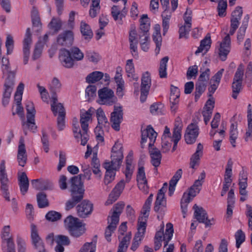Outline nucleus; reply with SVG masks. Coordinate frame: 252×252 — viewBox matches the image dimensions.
<instances>
[{
  "label": "nucleus",
  "instance_id": "1a4fd4ad",
  "mask_svg": "<svg viewBox=\"0 0 252 252\" xmlns=\"http://www.w3.org/2000/svg\"><path fill=\"white\" fill-rule=\"evenodd\" d=\"M31 238L35 249L38 252H46L44 243L38 234L37 227L34 223L31 224Z\"/></svg>",
  "mask_w": 252,
  "mask_h": 252
},
{
  "label": "nucleus",
  "instance_id": "6e6d98bb",
  "mask_svg": "<svg viewBox=\"0 0 252 252\" xmlns=\"http://www.w3.org/2000/svg\"><path fill=\"white\" fill-rule=\"evenodd\" d=\"M236 247L239 248L245 240V234L241 229L237 230L235 233Z\"/></svg>",
  "mask_w": 252,
  "mask_h": 252
},
{
  "label": "nucleus",
  "instance_id": "774afa93",
  "mask_svg": "<svg viewBox=\"0 0 252 252\" xmlns=\"http://www.w3.org/2000/svg\"><path fill=\"white\" fill-rule=\"evenodd\" d=\"M96 89L94 86H90L87 87L85 92L88 96V100H90L96 95Z\"/></svg>",
  "mask_w": 252,
  "mask_h": 252
},
{
  "label": "nucleus",
  "instance_id": "c9c22d12",
  "mask_svg": "<svg viewBox=\"0 0 252 252\" xmlns=\"http://www.w3.org/2000/svg\"><path fill=\"white\" fill-rule=\"evenodd\" d=\"M97 236L95 235L91 242H87L84 244L79 252H95L96 250Z\"/></svg>",
  "mask_w": 252,
  "mask_h": 252
},
{
  "label": "nucleus",
  "instance_id": "9d476101",
  "mask_svg": "<svg viewBox=\"0 0 252 252\" xmlns=\"http://www.w3.org/2000/svg\"><path fill=\"white\" fill-rule=\"evenodd\" d=\"M236 29L230 27L229 33L227 34L223 38L222 41L220 43L219 48V56L221 61L226 60L227 56L230 49V35H232L235 33Z\"/></svg>",
  "mask_w": 252,
  "mask_h": 252
},
{
  "label": "nucleus",
  "instance_id": "393cba45",
  "mask_svg": "<svg viewBox=\"0 0 252 252\" xmlns=\"http://www.w3.org/2000/svg\"><path fill=\"white\" fill-rule=\"evenodd\" d=\"M183 172L181 169H178L169 181V196H172L175 189V187L182 177Z\"/></svg>",
  "mask_w": 252,
  "mask_h": 252
},
{
  "label": "nucleus",
  "instance_id": "ddd939ff",
  "mask_svg": "<svg viewBox=\"0 0 252 252\" xmlns=\"http://www.w3.org/2000/svg\"><path fill=\"white\" fill-rule=\"evenodd\" d=\"M123 119V111L122 106H114V110L111 114L110 122L112 127L116 131H119L120 124Z\"/></svg>",
  "mask_w": 252,
  "mask_h": 252
},
{
  "label": "nucleus",
  "instance_id": "49530a36",
  "mask_svg": "<svg viewBox=\"0 0 252 252\" xmlns=\"http://www.w3.org/2000/svg\"><path fill=\"white\" fill-rule=\"evenodd\" d=\"M165 206L166 200L165 198L157 196L154 207V211L156 212H158L165 208Z\"/></svg>",
  "mask_w": 252,
  "mask_h": 252
},
{
  "label": "nucleus",
  "instance_id": "37998d69",
  "mask_svg": "<svg viewBox=\"0 0 252 252\" xmlns=\"http://www.w3.org/2000/svg\"><path fill=\"white\" fill-rule=\"evenodd\" d=\"M96 114L98 125L105 126L106 125H108L107 118L105 116L103 110L101 108L97 110Z\"/></svg>",
  "mask_w": 252,
  "mask_h": 252
},
{
  "label": "nucleus",
  "instance_id": "c756f323",
  "mask_svg": "<svg viewBox=\"0 0 252 252\" xmlns=\"http://www.w3.org/2000/svg\"><path fill=\"white\" fill-rule=\"evenodd\" d=\"M137 32L135 29L130 30L129 33V41L130 42V49L134 52H136L137 48L138 40H137Z\"/></svg>",
  "mask_w": 252,
  "mask_h": 252
},
{
  "label": "nucleus",
  "instance_id": "4c0bfd02",
  "mask_svg": "<svg viewBox=\"0 0 252 252\" xmlns=\"http://www.w3.org/2000/svg\"><path fill=\"white\" fill-rule=\"evenodd\" d=\"M103 73L100 71H94L86 77V82L88 83H94L103 78Z\"/></svg>",
  "mask_w": 252,
  "mask_h": 252
},
{
  "label": "nucleus",
  "instance_id": "0e129e2a",
  "mask_svg": "<svg viewBox=\"0 0 252 252\" xmlns=\"http://www.w3.org/2000/svg\"><path fill=\"white\" fill-rule=\"evenodd\" d=\"M200 72L201 73L198 78V82L201 81L207 83V81L209 79L210 69L207 68L205 70L203 71L202 67H201Z\"/></svg>",
  "mask_w": 252,
  "mask_h": 252
},
{
  "label": "nucleus",
  "instance_id": "4be33fe9",
  "mask_svg": "<svg viewBox=\"0 0 252 252\" xmlns=\"http://www.w3.org/2000/svg\"><path fill=\"white\" fill-rule=\"evenodd\" d=\"M18 146L17 160L20 166L24 167L27 162V156L24 141L22 139L20 140Z\"/></svg>",
  "mask_w": 252,
  "mask_h": 252
},
{
  "label": "nucleus",
  "instance_id": "a211bd4d",
  "mask_svg": "<svg viewBox=\"0 0 252 252\" xmlns=\"http://www.w3.org/2000/svg\"><path fill=\"white\" fill-rule=\"evenodd\" d=\"M73 32L71 31H65L58 35L57 41L61 46L69 47L73 44Z\"/></svg>",
  "mask_w": 252,
  "mask_h": 252
},
{
  "label": "nucleus",
  "instance_id": "423d86ee",
  "mask_svg": "<svg viewBox=\"0 0 252 252\" xmlns=\"http://www.w3.org/2000/svg\"><path fill=\"white\" fill-rule=\"evenodd\" d=\"M26 109L27 112V121L23 123V127L25 134H27L26 129H29L34 132L37 126L35 123V115L36 113L34 104L32 102L28 101L26 104Z\"/></svg>",
  "mask_w": 252,
  "mask_h": 252
},
{
  "label": "nucleus",
  "instance_id": "7c9ffc66",
  "mask_svg": "<svg viewBox=\"0 0 252 252\" xmlns=\"http://www.w3.org/2000/svg\"><path fill=\"white\" fill-rule=\"evenodd\" d=\"M60 107V115H58L57 118V126L59 130H63L65 127V112L64 107L61 106V104L58 106Z\"/></svg>",
  "mask_w": 252,
  "mask_h": 252
},
{
  "label": "nucleus",
  "instance_id": "09e8293b",
  "mask_svg": "<svg viewBox=\"0 0 252 252\" xmlns=\"http://www.w3.org/2000/svg\"><path fill=\"white\" fill-rule=\"evenodd\" d=\"M70 55L73 58L74 60L81 61L84 58V54L81 52L79 48L73 47L70 49Z\"/></svg>",
  "mask_w": 252,
  "mask_h": 252
},
{
  "label": "nucleus",
  "instance_id": "052dcab7",
  "mask_svg": "<svg viewBox=\"0 0 252 252\" xmlns=\"http://www.w3.org/2000/svg\"><path fill=\"white\" fill-rule=\"evenodd\" d=\"M248 18L247 19V20ZM248 21L246 23H243L242 26L239 29V31L237 34V40L239 43L241 42L244 39L246 29L248 26Z\"/></svg>",
  "mask_w": 252,
  "mask_h": 252
},
{
  "label": "nucleus",
  "instance_id": "69168bd1",
  "mask_svg": "<svg viewBox=\"0 0 252 252\" xmlns=\"http://www.w3.org/2000/svg\"><path fill=\"white\" fill-rule=\"evenodd\" d=\"M42 135L41 142L43 145V148L44 151L46 153H48L49 150L48 135L43 130L42 131Z\"/></svg>",
  "mask_w": 252,
  "mask_h": 252
},
{
  "label": "nucleus",
  "instance_id": "3c124183",
  "mask_svg": "<svg viewBox=\"0 0 252 252\" xmlns=\"http://www.w3.org/2000/svg\"><path fill=\"white\" fill-rule=\"evenodd\" d=\"M91 165L93 166V172L94 174H98L100 170L99 169L100 168V163L99 160L98 158H97V153H94L93 157L92 160Z\"/></svg>",
  "mask_w": 252,
  "mask_h": 252
},
{
  "label": "nucleus",
  "instance_id": "4d7b16f0",
  "mask_svg": "<svg viewBox=\"0 0 252 252\" xmlns=\"http://www.w3.org/2000/svg\"><path fill=\"white\" fill-rule=\"evenodd\" d=\"M42 48L43 44L41 43V40L39 39L35 46L33 54L32 56L33 60H36L40 57Z\"/></svg>",
  "mask_w": 252,
  "mask_h": 252
},
{
  "label": "nucleus",
  "instance_id": "f3484780",
  "mask_svg": "<svg viewBox=\"0 0 252 252\" xmlns=\"http://www.w3.org/2000/svg\"><path fill=\"white\" fill-rule=\"evenodd\" d=\"M124 206L125 203L123 202H119L114 205L108 217V223H109V220L117 223H119L120 216L123 212Z\"/></svg>",
  "mask_w": 252,
  "mask_h": 252
},
{
  "label": "nucleus",
  "instance_id": "72a5a7b5",
  "mask_svg": "<svg viewBox=\"0 0 252 252\" xmlns=\"http://www.w3.org/2000/svg\"><path fill=\"white\" fill-rule=\"evenodd\" d=\"M207 86V83L203 82H198L195 84V91L194 92L195 101H197L201 95L204 92Z\"/></svg>",
  "mask_w": 252,
  "mask_h": 252
},
{
  "label": "nucleus",
  "instance_id": "bb28decb",
  "mask_svg": "<svg viewBox=\"0 0 252 252\" xmlns=\"http://www.w3.org/2000/svg\"><path fill=\"white\" fill-rule=\"evenodd\" d=\"M81 33L85 40L89 41L93 36V32L90 26L86 22L82 21L80 24Z\"/></svg>",
  "mask_w": 252,
  "mask_h": 252
},
{
  "label": "nucleus",
  "instance_id": "20e7f679",
  "mask_svg": "<svg viewBox=\"0 0 252 252\" xmlns=\"http://www.w3.org/2000/svg\"><path fill=\"white\" fill-rule=\"evenodd\" d=\"M81 176H73L69 181L71 198L65 203L66 210L73 208L84 197L85 189L83 183L81 182Z\"/></svg>",
  "mask_w": 252,
  "mask_h": 252
},
{
  "label": "nucleus",
  "instance_id": "0eeeda50",
  "mask_svg": "<svg viewBox=\"0 0 252 252\" xmlns=\"http://www.w3.org/2000/svg\"><path fill=\"white\" fill-rule=\"evenodd\" d=\"M9 180L5 170V161L2 160L0 163V190L4 198L8 201H10L9 189Z\"/></svg>",
  "mask_w": 252,
  "mask_h": 252
},
{
  "label": "nucleus",
  "instance_id": "5701e85b",
  "mask_svg": "<svg viewBox=\"0 0 252 252\" xmlns=\"http://www.w3.org/2000/svg\"><path fill=\"white\" fill-rule=\"evenodd\" d=\"M93 112L92 108H90L87 111H81L80 123L82 130H88V122L91 119Z\"/></svg>",
  "mask_w": 252,
  "mask_h": 252
},
{
  "label": "nucleus",
  "instance_id": "a19ab883",
  "mask_svg": "<svg viewBox=\"0 0 252 252\" xmlns=\"http://www.w3.org/2000/svg\"><path fill=\"white\" fill-rule=\"evenodd\" d=\"M150 112L153 115H161L164 113V107L161 103H154L150 106Z\"/></svg>",
  "mask_w": 252,
  "mask_h": 252
},
{
  "label": "nucleus",
  "instance_id": "2eb2a0df",
  "mask_svg": "<svg viewBox=\"0 0 252 252\" xmlns=\"http://www.w3.org/2000/svg\"><path fill=\"white\" fill-rule=\"evenodd\" d=\"M194 210V217L195 219L199 222L204 223L206 227L210 226L212 224L211 220L208 219V215L206 211L201 207L198 206L194 204L193 207Z\"/></svg>",
  "mask_w": 252,
  "mask_h": 252
},
{
  "label": "nucleus",
  "instance_id": "864d4df0",
  "mask_svg": "<svg viewBox=\"0 0 252 252\" xmlns=\"http://www.w3.org/2000/svg\"><path fill=\"white\" fill-rule=\"evenodd\" d=\"M86 58L90 62L97 63L100 59L99 55L92 51H87L86 52Z\"/></svg>",
  "mask_w": 252,
  "mask_h": 252
},
{
  "label": "nucleus",
  "instance_id": "b1692460",
  "mask_svg": "<svg viewBox=\"0 0 252 252\" xmlns=\"http://www.w3.org/2000/svg\"><path fill=\"white\" fill-rule=\"evenodd\" d=\"M18 181L21 192L24 195L28 192L29 187V179L25 172L18 175Z\"/></svg>",
  "mask_w": 252,
  "mask_h": 252
},
{
  "label": "nucleus",
  "instance_id": "4468645a",
  "mask_svg": "<svg viewBox=\"0 0 252 252\" xmlns=\"http://www.w3.org/2000/svg\"><path fill=\"white\" fill-rule=\"evenodd\" d=\"M199 134V128L196 124L191 123L186 129L185 134V139L188 144L194 143L196 140Z\"/></svg>",
  "mask_w": 252,
  "mask_h": 252
},
{
  "label": "nucleus",
  "instance_id": "bf43d9fd",
  "mask_svg": "<svg viewBox=\"0 0 252 252\" xmlns=\"http://www.w3.org/2000/svg\"><path fill=\"white\" fill-rule=\"evenodd\" d=\"M198 74V66L196 65L190 66L188 68L187 72V78L188 80L192 78H195Z\"/></svg>",
  "mask_w": 252,
  "mask_h": 252
},
{
  "label": "nucleus",
  "instance_id": "412c9836",
  "mask_svg": "<svg viewBox=\"0 0 252 252\" xmlns=\"http://www.w3.org/2000/svg\"><path fill=\"white\" fill-rule=\"evenodd\" d=\"M203 145L201 143L198 144L195 152L190 158L189 166L190 168L195 169L196 166H199L200 158L203 156Z\"/></svg>",
  "mask_w": 252,
  "mask_h": 252
},
{
  "label": "nucleus",
  "instance_id": "dca6fc26",
  "mask_svg": "<svg viewBox=\"0 0 252 252\" xmlns=\"http://www.w3.org/2000/svg\"><path fill=\"white\" fill-rule=\"evenodd\" d=\"M78 216L82 218H86L91 214L93 210V204L88 200H83L76 207Z\"/></svg>",
  "mask_w": 252,
  "mask_h": 252
},
{
  "label": "nucleus",
  "instance_id": "a878e982",
  "mask_svg": "<svg viewBox=\"0 0 252 252\" xmlns=\"http://www.w3.org/2000/svg\"><path fill=\"white\" fill-rule=\"evenodd\" d=\"M62 85L59 80L54 77L50 85V91L51 93V98L54 99L55 101L57 100V93L59 92Z\"/></svg>",
  "mask_w": 252,
  "mask_h": 252
},
{
  "label": "nucleus",
  "instance_id": "cd10ccee",
  "mask_svg": "<svg viewBox=\"0 0 252 252\" xmlns=\"http://www.w3.org/2000/svg\"><path fill=\"white\" fill-rule=\"evenodd\" d=\"M86 231L85 224L81 221L68 231L70 235L74 237L78 238L82 235Z\"/></svg>",
  "mask_w": 252,
  "mask_h": 252
},
{
  "label": "nucleus",
  "instance_id": "e433bc0d",
  "mask_svg": "<svg viewBox=\"0 0 252 252\" xmlns=\"http://www.w3.org/2000/svg\"><path fill=\"white\" fill-rule=\"evenodd\" d=\"M38 206L39 208H44L49 205L46 194L43 192H39L36 195Z\"/></svg>",
  "mask_w": 252,
  "mask_h": 252
},
{
  "label": "nucleus",
  "instance_id": "aec40b11",
  "mask_svg": "<svg viewBox=\"0 0 252 252\" xmlns=\"http://www.w3.org/2000/svg\"><path fill=\"white\" fill-rule=\"evenodd\" d=\"M59 59L62 65L66 68H71L74 65V60L69 51L63 48L60 50Z\"/></svg>",
  "mask_w": 252,
  "mask_h": 252
},
{
  "label": "nucleus",
  "instance_id": "9b49d317",
  "mask_svg": "<svg viewBox=\"0 0 252 252\" xmlns=\"http://www.w3.org/2000/svg\"><path fill=\"white\" fill-rule=\"evenodd\" d=\"M151 86V75L148 71H146L143 74L141 77V84L140 89V101L141 102H144L146 101L147 97L149 93Z\"/></svg>",
  "mask_w": 252,
  "mask_h": 252
},
{
  "label": "nucleus",
  "instance_id": "6ab92c4d",
  "mask_svg": "<svg viewBox=\"0 0 252 252\" xmlns=\"http://www.w3.org/2000/svg\"><path fill=\"white\" fill-rule=\"evenodd\" d=\"M124 188L125 182L124 180H122L113 189L109 195L108 199L105 202V205H109L116 201L122 192Z\"/></svg>",
  "mask_w": 252,
  "mask_h": 252
},
{
  "label": "nucleus",
  "instance_id": "338daca9",
  "mask_svg": "<svg viewBox=\"0 0 252 252\" xmlns=\"http://www.w3.org/2000/svg\"><path fill=\"white\" fill-rule=\"evenodd\" d=\"M66 160V158L65 153L60 151L59 154V162L57 167L58 171H60L63 167L65 166Z\"/></svg>",
  "mask_w": 252,
  "mask_h": 252
},
{
  "label": "nucleus",
  "instance_id": "2f4dec72",
  "mask_svg": "<svg viewBox=\"0 0 252 252\" xmlns=\"http://www.w3.org/2000/svg\"><path fill=\"white\" fill-rule=\"evenodd\" d=\"M173 232L174 229L173 224L171 223H167L166 224L165 232L163 238L164 247H166L168 245L169 242L173 236Z\"/></svg>",
  "mask_w": 252,
  "mask_h": 252
},
{
  "label": "nucleus",
  "instance_id": "58836bf2",
  "mask_svg": "<svg viewBox=\"0 0 252 252\" xmlns=\"http://www.w3.org/2000/svg\"><path fill=\"white\" fill-rule=\"evenodd\" d=\"M150 23L140 24L138 35L139 38L145 37V39H147L150 38Z\"/></svg>",
  "mask_w": 252,
  "mask_h": 252
},
{
  "label": "nucleus",
  "instance_id": "c03bdc74",
  "mask_svg": "<svg viewBox=\"0 0 252 252\" xmlns=\"http://www.w3.org/2000/svg\"><path fill=\"white\" fill-rule=\"evenodd\" d=\"M109 225L107 226L105 231V237L108 242L111 241L112 233L114 231L118 223L114 222L109 220Z\"/></svg>",
  "mask_w": 252,
  "mask_h": 252
},
{
  "label": "nucleus",
  "instance_id": "8fccbe9b",
  "mask_svg": "<svg viewBox=\"0 0 252 252\" xmlns=\"http://www.w3.org/2000/svg\"><path fill=\"white\" fill-rule=\"evenodd\" d=\"M62 215L55 211H49L46 215V219L49 221H56L61 219Z\"/></svg>",
  "mask_w": 252,
  "mask_h": 252
},
{
  "label": "nucleus",
  "instance_id": "13d9d810",
  "mask_svg": "<svg viewBox=\"0 0 252 252\" xmlns=\"http://www.w3.org/2000/svg\"><path fill=\"white\" fill-rule=\"evenodd\" d=\"M5 47L7 50V54H11L14 48V40L10 34H7L5 42Z\"/></svg>",
  "mask_w": 252,
  "mask_h": 252
},
{
  "label": "nucleus",
  "instance_id": "f8f14e48",
  "mask_svg": "<svg viewBox=\"0 0 252 252\" xmlns=\"http://www.w3.org/2000/svg\"><path fill=\"white\" fill-rule=\"evenodd\" d=\"M244 75L243 70L239 67L235 72L233 81L232 84V89L233 94L232 97L234 99H236L238 94L240 92L242 89V84Z\"/></svg>",
  "mask_w": 252,
  "mask_h": 252
},
{
  "label": "nucleus",
  "instance_id": "603ef678",
  "mask_svg": "<svg viewBox=\"0 0 252 252\" xmlns=\"http://www.w3.org/2000/svg\"><path fill=\"white\" fill-rule=\"evenodd\" d=\"M32 42H27L23 41V54H24V63L27 64L30 54V45Z\"/></svg>",
  "mask_w": 252,
  "mask_h": 252
},
{
  "label": "nucleus",
  "instance_id": "6e6552de",
  "mask_svg": "<svg viewBox=\"0 0 252 252\" xmlns=\"http://www.w3.org/2000/svg\"><path fill=\"white\" fill-rule=\"evenodd\" d=\"M98 102L101 105H112L117 101L114 92L107 87H104L98 91Z\"/></svg>",
  "mask_w": 252,
  "mask_h": 252
},
{
  "label": "nucleus",
  "instance_id": "a18cd8bd",
  "mask_svg": "<svg viewBox=\"0 0 252 252\" xmlns=\"http://www.w3.org/2000/svg\"><path fill=\"white\" fill-rule=\"evenodd\" d=\"M202 187V183H200L199 181H195L194 184L189 189V195H191L192 198L194 197L200 192Z\"/></svg>",
  "mask_w": 252,
  "mask_h": 252
},
{
  "label": "nucleus",
  "instance_id": "79ce46f5",
  "mask_svg": "<svg viewBox=\"0 0 252 252\" xmlns=\"http://www.w3.org/2000/svg\"><path fill=\"white\" fill-rule=\"evenodd\" d=\"M100 0H92V4L89 11V14L92 18L96 17L100 10Z\"/></svg>",
  "mask_w": 252,
  "mask_h": 252
},
{
  "label": "nucleus",
  "instance_id": "5fc2aeb1",
  "mask_svg": "<svg viewBox=\"0 0 252 252\" xmlns=\"http://www.w3.org/2000/svg\"><path fill=\"white\" fill-rule=\"evenodd\" d=\"M153 40L156 44L155 53L157 55L159 54L160 50V47L162 44V37L161 34L153 33Z\"/></svg>",
  "mask_w": 252,
  "mask_h": 252
},
{
  "label": "nucleus",
  "instance_id": "f704fd0d",
  "mask_svg": "<svg viewBox=\"0 0 252 252\" xmlns=\"http://www.w3.org/2000/svg\"><path fill=\"white\" fill-rule=\"evenodd\" d=\"M131 232H129L123 237L119 245L117 252H126L131 239Z\"/></svg>",
  "mask_w": 252,
  "mask_h": 252
},
{
  "label": "nucleus",
  "instance_id": "c85d7f7f",
  "mask_svg": "<svg viewBox=\"0 0 252 252\" xmlns=\"http://www.w3.org/2000/svg\"><path fill=\"white\" fill-rule=\"evenodd\" d=\"M211 36L209 34H208L201 41L199 47L195 51V55H198L199 53L202 52L205 50L207 52L211 47Z\"/></svg>",
  "mask_w": 252,
  "mask_h": 252
},
{
  "label": "nucleus",
  "instance_id": "f257e3e1",
  "mask_svg": "<svg viewBox=\"0 0 252 252\" xmlns=\"http://www.w3.org/2000/svg\"><path fill=\"white\" fill-rule=\"evenodd\" d=\"M111 160L105 161L103 166L106 170L104 183L108 185L115 179L116 171H118L124 158L122 144L117 142L112 148Z\"/></svg>",
  "mask_w": 252,
  "mask_h": 252
},
{
  "label": "nucleus",
  "instance_id": "e2e57ef3",
  "mask_svg": "<svg viewBox=\"0 0 252 252\" xmlns=\"http://www.w3.org/2000/svg\"><path fill=\"white\" fill-rule=\"evenodd\" d=\"M61 104V106L63 107V104L61 103L58 102V97H57V100L55 101L54 99H52L51 103V110L53 112V113L55 116H57L58 113L60 115V108L58 106Z\"/></svg>",
  "mask_w": 252,
  "mask_h": 252
},
{
  "label": "nucleus",
  "instance_id": "ea45409f",
  "mask_svg": "<svg viewBox=\"0 0 252 252\" xmlns=\"http://www.w3.org/2000/svg\"><path fill=\"white\" fill-rule=\"evenodd\" d=\"M169 60L168 56L163 57L160 62L159 68V75L160 78H166L167 77L166 69L167 63Z\"/></svg>",
  "mask_w": 252,
  "mask_h": 252
},
{
  "label": "nucleus",
  "instance_id": "680f3d73",
  "mask_svg": "<svg viewBox=\"0 0 252 252\" xmlns=\"http://www.w3.org/2000/svg\"><path fill=\"white\" fill-rule=\"evenodd\" d=\"M248 118V130L246 133L245 140L247 141L248 138L252 135V116L251 111H249V115H247Z\"/></svg>",
  "mask_w": 252,
  "mask_h": 252
},
{
  "label": "nucleus",
  "instance_id": "de8ad7c7",
  "mask_svg": "<svg viewBox=\"0 0 252 252\" xmlns=\"http://www.w3.org/2000/svg\"><path fill=\"white\" fill-rule=\"evenodd\" d=\"M227 6L226 0H220L218 1L217 10L219 16L223 17L226 15Z\"/></svg>",
  "mask_w": 252,
  "mask_h": 252
},
{
  "label": "nucleus",
  "instance_id": "39448f33",
  "mask_svg": "<svg viewBox=\"0 0 252 252\" xmlns=\"http://www.w3.org/2000/svg\"><path fill=\"white\" fill-rule=\"evenodd\" d=\"M153 198V194L151 193L146 199L142 207L141 213L143 214V216L140 217L138 219L137 224L138 231L134 236L133 241L140 243L144 237L146 232L147 220L149 216Z\"/></svg>",
  "mask_w": 252,
  "mask_h": 252
},
{
  "label": "nucleus",
  "instance_id": "f03ea898",
  "mask_svg": "<svg viewBox=\"0 0 252 252\" xmlns=\"http://www.w3.org/2000/svg\"><path fill=\"white\" fill-rule=\"evenodd\" d=\"M157 136V133L154 130V128L149 125L147 126L145 129H141V147L143 149L144 148V144L146 142L147 138H149L150 142L149 147L151 148L149 149V154L151 158V162L155 167V169L157 171V168L161 163V154L160 151L157 148H152Z\"/></svg>",
  "mask_w": 252,
  "mask_h": 252
},
{
  "label": "nucleus",
  "instance_id": "473e14b6",
  "mask_svg": "<svg viewBox=\"0 0 252 252\" xmlns=\"http://www.w3.org/2000/svg\"><path fill=\"white\" fill-rule=\"evenodd\" d=\"M81 221L80 220L71 215L67 217L64 220V224L65 228L68 231L72 229L74 226H76Z\"/></svg>",
  "mask_w": 252,
  "mask_h": 252
},
{
  "label": "nucleus",
  "instance_id": "7ed1b4c3",
  "mask_svg": "<svg viewBox=\"0 0 252 252\" xmlns=\"http://www.w3.org/2000/svg\"><path fill=\"white\" fill-rule=\"evenodd\" d=\"M1 68L3 75H7L3 86L4 91L2 98V105L5 106L9 103L11 94L14 87L15 72L11 70L8 58H2Z\"/></svg>",
  "mask_w": 252,
  "mask_h": 252
}]
</instances>
